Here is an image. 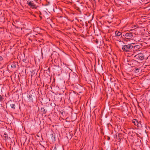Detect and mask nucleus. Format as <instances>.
Masks as SVG:
<instances>
[{
    "label": "nucleus",
    "mask_w": 150,
    "mask_h": 150,
    "mask_svg": "<svg viewBox=\"0 0 150 150\" xmlns=\"http://www.w3.org/2000/svg\"><path fill=\"white\" fill-rule=\"evenodd\" d=\"M132 122L136 126H138L139 123L138 121L136 119H133L132 120Z\"/></svg>",
    "instance_id": "nucleus-5"
},
{
    "label": "nucleus",
    "mask_w": 150,
    "mask_h": 150,
    "mask_svg": "<svg viewBox=\"0 0 150 150\" xmlns=\"http://www.w3.org/2000/svg\"><path fill=\"white\" fill-rule=\"evenodd\" d=\"M41 112L42 114H44L46 113V111L43 108H42L40 109Z\"/></svg>",
    "instance_id": "nucleus-6"
},
{
    "label": "nucleus",
    "mask_w": 150,
    "mask_h": 150,
    "mask_svg": "<svg viewBox=\"0 0 150 150\" xmlns=\"http://www.w3.org/2000/svg\"><path fill=\"white\" fill-rule=\"evenodd\" d=\"M134 57L141 60H142L144 58V55L142 53L139 54L135 55Z\"/></svg>",
    "instance_id": "nucleus-4"
},
{
    "label": "nucleus",
    "mask_w": 150,
    "mask_h": 150,
    "mask_svg": "<svg viewBox=\"0 0 150 150\" xmlns=\"http://www.w3.org/2000/svg\"><path fill=\"white\" fill-rule=\"evenodd\" d=\"M123 36L126 39L129 40L130 39H132L133 37L132 34L130 33H125V35H123Z\"/></svg>",
    "instance_id": "nucleus-2"
},
{
    "label": "nucleus",
    "mask_w": 150,
    "mask_h": 150,
    "mask_svg": "<svg viewBox=\"0 0 150 150\" xmlns=\"http://www.w3.org/2000/svg\"><path fill=\"white\" fill-rule=\"evenodd\" d=\"M4 135H5L4 137L5 138H6L7 137V135L6 133H4Z\"/></svg>",
    "instance_id": "nucleus-13"
},
{
    "label": "nucleus",
    "mask_w": 150,
    "mask_h": 150,
    "mask_svg": "<svg viewBox=\"0 0 150 150\" xmlns=\"http://www.w3.org/2000/svg\"><path fill=\"white\" fill-rule=\"evenodd\" d=\"M139 46L138 45H136L134 46V49L136 50V49H139Z\"/></svg>",
    "instance_id": "nucleus-12"
},
{
    "label": "nucleus",
    "mask_w": 150,
    "mask_h": 150,
    "mask_svg": "<svg viewBox=\"0 0 150 150\" xmlns=\"http://www.w3.org/2000/svg\"><path fill=\"white\" fill-rule=\"evenodd\" d=\"M3 59V57H0V60H2Z\"/></svg>",
    "instance_id": "nucleus-15"
},
{
    "label": "nucleus",
    "mask_w": 150,
    "mask_h": 150,
    "mask_svg": "<svg viewBox=\"0 0 150 150\" xmlns=\"http://www.w3.org/2000/svg\"><path fill=\"white\" fill-rule=\"evenodd\" d=\"M133 47V46L131 44H128L127 45L122 46V49L124 51L128 52Z\"/></svg>",
    "instance_id": "nucleus-1"
},
{
    "label": "nucleus",
    "mask_w": 150,
    "mask_h": 150,
    "mask_svg": "<svg viewBox=\"0 0 150 150\" xmlns=\"http://www.w3.org/2000/svg\"><path fill=\"white\" fill-rule=\"evenodd\" d=\"M115 34L117 36H119L121 35L122 33L119 31H116L115 33Z\"/></svg>",
    "instance_id": "nucleus-7"
},
{
    "label": "nucleus",
    "mask_w": 150,
    "mask_h": 150,
    "mask_svg": "<svg viewBox=\"0 0 150 150\" xmlns=\"http://www.w3.org/2000/svg\"><path fill=\"white\" fill-rule=\"evenodd\" d=\"M11 67L13 68H15L16 67V64L14 63H12L11 65Z\"/></svg>",
    "instance_id": "nucleus-9"
},
{
    "label": "nucleus",
    "mask_w": 150,
    "mask_h": 150,
    "mask_svg": "<svg viewBox=\"0 0 150 150\" xmlns=\"http://www.w3.org/2000/svg\"><path fill=\"white\" fill-rule=\"evenodd\" d=\"M27 4L32 8H36V5L35 4L33 1H28L27 2Z\"/></svg>",
    "instance_id": "nucleus-3"
},
{
    "label": "nucleus",
    "mask_w": 150,
    "mask_h": 150,
    "mask_svg": "<svg viewBox=\"0 0 150 150\" xmlns=\"http://www.w3.org/2000/svg\"><path fill=\"white\" fill-rule=\"evenodd\" d=\"M11 107V108L14 109L15 108V105L14 104H11L10 105Z\"/></svg>",
    "instance_id": "nucleus-10"
},
{
    "label": "nucleus",
    "mask_w": 150,
    "mask_h": 150,
    "mask_svg": "<svg viewBox=\"0 0 150 150\" xmlns=\"http://www.w3.org/2000/svg\"><path fill=\"white\" fill-rule=\"evenodd\" d=\"M32 96L31 95H30L27 96V97L28 98L29 100L30 101H32L33 100Z\"/></svg>",
    "instance_id": "nucleus-8"
},
{
    "label": "nucleus",
    "mask_w": 150,
    "mask_h": 150,
    "mask_svg": "<svg viewBox=\"0 0 150 150\" xmlns=\"http://www.w3.org/2000/svg\"><path fill=\"white\" fill-rule=\"evenodd\" d=\"M60 113H61V114L62 115H63V113H64V112L62 110V111H60Z\"/></svg>",
    "instance_id": "nucleus-14"
},
{
    "label": "nucleus",
    "mask_w": 150,
    "mask_h": 150,
    "mask_svg": "<svg viewBox=\"0 0 150 150\" xmlns=\"http://www.w3.org/2000/svg\"><path fill=\"white\" fill-rule=\"evenodd\" d=\"M3 99H4V98L2 96L0 95V101L1 103L3 102V101H4Z\"/></svg>",
    "instance_id": "nucleus-11"
},
{
    "label": "nucleus",
    "mask_w": 150,
    "mask_h": 150,
    "mask_svg": "<svg viewBox=\"0 0 150 150\" xmlns=\"http://www.w3.org/2000/svg\"><path fill=\"white\" fill-rule=\"evenodd\" d=\"M53 150H57V148L55 147H54Z\"/></svg>",
    "instance_id": "nucleus-16"
}]
</instances>
